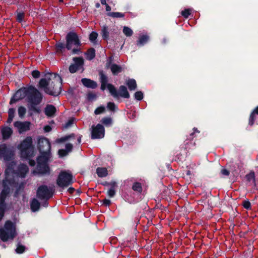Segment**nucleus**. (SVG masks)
Instances as JSON below:
<instances>
[{
  "label": "nucleus",
  "instance_id": "7c9ffc66",
  "mask_svg": "<svg viewBox=\"0 0 258 258\" xmlns=\"http://www.w3.org/2000/svg\"><path fill=\"white\" fill-rule=\"evenodd\" d=\"M107 15L113 18H121L124 16L123 14L119 12H109Z\"/></svg>",
  "mask_w": 258,
  "mask_h": 258
},
{
  "label": "nucleus",
  "instance_id": "ea45409f",
  "mask_svg": "<svg viewBox=\"0 0 258 258\" xmlns=\"http://www.w3.org/2000/svg\"><path fill=\"white\" fill-rule=\"evenodd\" d=\"M107 108L111 111H114L116 108L115 104L113 102H108L107 105Z\"/></svg>",
  "mask_w": 258,
  "mask_h": 258
},
{
  "label": "nucleus",
  "instance_id": "20e7f679",
  "mask_svg": "<svg viewBox=\"0 0 258 258\" xmlns=\"http://www.w3.org/2000/svg\"><path fill=\"white\" fill-rule=\"evenodd\" d=\"M16 235L15 225L10 221L6 222L0 228V239L4 242L13 240Z\"/></svg>",
  "mask_w": 258,
  "mask_h": 258
},
{
  "label": "nucleus",
  "instance_id": "a878e982",
  "mask_svg": "<svg viewBox=\"0 0 258 258\" xmlns=\"http://www.w3.org/2000/svg\"><path fill=\"white\" fill-rule=\"evenodd\" d=\"M95 50L93 48L89 49L86 53V58L89 60H91L95 57Z\"/></svg>",
  "mask_w": 258,
  "mask_h": 258
},
{
  "label": "nucleus",
  "instance_id": "5701e85b",
  "mask_svg": "<svg viewBox=\"0 0 258 258\" xmlns=\"http://www.w3.org/2000/svg\"><path fill=\"white\" fill-rule=\"evenodd\" d=\"M40 207V203L36 199H33L31 202V208L33 212L37 211Z\"/></svg>",
  "mask_w": 258,
  "mask_h": 258
},
{
  "label": "nucleus",
  "instance_id": "4be33fe9",
  "mask_svg": "<svg viewBox=\"0 0 258 258\" xmlns=\"http://www.w3.org/2000/svg\"><path fill=\"white\" fill-rule=\"evenodd\" d=\"M149 39V37L147 35H143L139 37V40L137 42V45L143 46L145 44Z\"/></svg>",
  "mask_w": 258,
  "mask_h": 258
},
{
  "label": "nucleus",
  "instance_id": "de8ad7c7",
  "mask_svg": "<svg viewBox=\"0 0 258 258\" xmlns=\"http://www.w3.org/2000/svg\"><path fill=\"white\" fill-rule=\"evenodd\" d=\"M243 206L245 209H248L250 207V203L248 201H244L243 202Z\"/></svg>",
  "mask_w": 258,
  "mask_h": 258
},
{
  "label": "nucleus",
  "instance_id": "e433bc0d",
  "mask_svg": "<svg viewBox=\"0 0 258 258\" xmlns=\"http://www.w3.org/2000/svg\"><path fill=\"white\" fill-rule=\"evenodd\" d=\"M191 12V9H185L184 11L181 12V15L185 18H187L190 15V13Z\"/></svg>",
  "mask_w": 258,
  "mask_h": 258
},
{
  "label": "nucleus",
  "instance_id": "052dcab7",
  "mask_svg": "<svg viewBox=\"0 0 258 258\" xmlns=\"http://www.w3.org/2000/svg\"><path fill=\"white\" fill-rule=\"evenodd\" d=\"M13 119V118L9 117V118L8 119V122L11 123Z\"/></svg>",
  "mask_w": 258,
  "mask_h": 258
},
{
  "label": "nucleus",
  "instance_id": "412c9836",
  "mask_svg": "<svg viewBox=\"0 0 258 258\" xmlns=\"http://www.w3.org/2000/svg\"><path fill=\"white\" fill-rule=\"evenodd\" d=\"M96 173L99 177H104L107 175L108 171L105 167H98L96 169Z\"/></svg>",
  "mask_w": 258,
  "mask_h": 258
},
{
  "label": "nucleus",
  "instance_id": "58836bf2",
  "mask_svg": "<svg viewBox=\"0 0 258 258\" xmlns=\"http://www.w3.org/2000/svg\"><path fill=\"white\" fill-rule=\"evenodd\" d=\"M133 189L137 191H141L142 190V186L140 183H135L133 186Z\"/></svg>",
  "mask_w": 258,
  "mask_h": 258
},
{
  "label": "nucleus",
  "instance_id": "72a5a7b5",
  "mask_svg": "<svg viewBox=\"0 0 258 258\" xmlns=\"http://www.w3.org/2000/svg\"><path fill=\"white\" fill-rule=\"evenodd\" d=\"M247 180L249 182H251L252 183L254 182V173L253 172H250L248 174H247L246 176Z\"/></svg>",
  "mask_w": 258,
  "mask_h": 258
},
{
  "label": "nucleus",
  "instance_id": "cd10ccee",
  "mask_svg": "<svg viewBox=\"0 0 258 258\" xmlns=\"http://www.w3.org/2000/svg\"><path fill=\"white\" fill-rule=\"evenodd\" d=\"M123 33L126 36L129 37L133 35V31L130 28L127 26H124L123 28Z\"/></svg>",
  "mask_w": 258,
  "mask_h": 258
},
{
  "label": "nucleus",
  "instance_id": "2f4dec72",
  "mask_svg": "<svg viewBox=\"0 0 258 258\" xmlns=\"http://www.w3.org/2000/svg\"><path fill=\"white\" fill-rule=\"evenodd\" d=\"M98 36V34L95 32H92L89 36V40L90 41L93 43H96V39Z\"/></svg>",
  "mask_w": 258,
  "mask_h": 258
},
{
  "label": "nucleus",
  "instance_id": "69168bd1",
  "mask_svg": "<svg viewBox=\"0 0 258 258\" xmlns=\"http://www.w3.org/2000/svg\"><path fill=\"white\" fill-rule=\"evenodd\" d=\"M96 7H97V8H98V7H99V4H96Z\"/></svg>",
  "mask_w": 258,
  "mask_h": 258
},
{
  "label": "nucleus",
  "instance_id": "a18cd8bd",
  "mask_svg": "<svg viewBox=\"0 0 258 258\" xmlns=\"http://www.w3.org/2000/svg\"><path fill=\"white\" fill-rule=\"evenodd\" d=\"M74 135H71V136H66V137H64L63 138H61L60 139H59L57 140V142H64V141H66L67 140H68L69 139L72 138V137H74Z\"/></svg>",
  "mask_w": 258,
  "mask_h": 258
},
{
  "label": "nucleus",
  "instance_id": "680f3d73",
  "mask_svg": "<svg viewBox=\"0 0 258 258\" xmlns=\"http://www.w3.org/2000/svg\"><path fill=\"white\" fill-rule=\"evenodd\" d=\"M100 1H101V3L102 5H107V4H106V1H105V0H100Z\"/></svg>",
  "mask_w": 258,
  "mask_h": 258
},
{
  "label": "nucleus",
  "instance_id": "423d86ee",
  "mask_svg": "<svg viewBox=\"0 0 258 258\" xmlns=\"http://www.w3.org/2000/svg\"><path fill=\"white\" fill-rule=\"evenodd\" d=\"M67 45L66 47L68 50H72L74 54L77 53L79 49L80 42L77 35L73 32L69 33L66 37Z\"/></svg>",
  "mask_w": 258,
  "mask_h": 258
},
{
  "label": "nucleus",
  "instance_id": "3c124183",
  "mask_svg": "<svg viewBox=\"0 0 258 258\" xmlns=\"http://www.w3.org/2000/svg\"><path fill=\"white\" fill-rule=\"evenodd\" d=\"M221 173L222 174L224 175H229V171L226 170V169H223L221 171Z\"/></svg>",
  "mask_w": 258,
  "mask_h": 258
},
{
  "label": "nucleus",
  "instance_id": "c03bdc74",
  "mask_svg": "<svg viewBox=\"0 0 258 258\" xmlns=\"http://www.w3.org/2000/svg\"><path fill=\"white\" fill-rule=\"evenodd\" d=\"M24 17V14L23 13H19L17 14V20L19 22H22Z\"/></svg>",
  "mask_w": 258,
  "mask_h": 258
},
{
  "label": "nucleus",
  "instance_id": "c9c22d12",
  "mask_svg": "<svg viewBox=\"0 0 258 258\" xmlns=\"http://www.w3.org/2000/svg\"><path fill=\"white\" fill-rule=\"evenodd\" d=\"M26 112V109L25 107L21 106L18 108V114L21 118H22Z\"/></svg>",
  "mask_w": 258,
  "mask_h": 258
},
{
  "label": "nucleus",
  "instance_id": "79ce46f5",
  "mask_svg": "<svg viewBox=\"0 0 258 258\" xmlns=\"http://www.w3.org/2000/svg\"><path fill=\"white\" fill-rule=\"evenodd\" d=\"M64 48V45L62 43H58L56 44V49L57 51H62Z\"/></svg>",
  "mask_w": 258,
  "mask_h": 258
},
{
  "label": "nucleus",
  "instance_id": "09e8293b",
  "mask_svg": "<svg viewBox=\"0 0 258 258\" xmlns=\"http://www.w3.org/2000/svg\"><path fill=\"white\" fill-rule=\"evenodd\" d=\"M32 75L34 78H38L40 77V72L38 71H33Z\"/></svg>",
  "mask_w": 258,
  "mask_h": 258
},
{
  "label": "nucleus",
  "instance_id": "4468645a",
  "mask_svg": "<svg viewBox=\"0 0 258 258\" xmlns=\"http://www.w3.org/2000/svg\"><path fill=\"white\" fill-rule=\"evenodd\" d=\"M74 63L71 64L69 67V71L71 73H74L82 68L83 59L81 57H74Z\"/></svg>",
  "mask_w": 258,
  "mask_h": 258
},
{
  "label": "nucleus",
  "instance_id": "f704fd0d",
  "mask_svg": "<svg viewBox=\"0 0 258 258\" xmlns=\"http://www.w3.org/2000/svg\"><path fill=\"white\" fill-rule=\"evenodd\" d=\"M25 250V247L20 244H18L16 252L18 253H22Z\"/></svg>",
  "mask_w": 258,
  "mask_h": 258
},
{
  "label": "nucleus",
  "instance_id": "f03ea898",
  "mask_svg": "<svg viewBox=\"0 0 258 258\" xmlns=\"http://www.w3.org/2000/svg\"><path fill=\"white\" fill-rule=\"evenodd\" d=\"M38 147L40 155L37 158V165L34 173L46 174L49 171L47 162L50 158V143L47 138H41L38 140Z\"/></svg>",
  "mask_w": 258,
  "mask_h": 258
},
{
  "label": "nucleus",
  "instance_id": "6ab92c4d",
  "mask_svg": "<svg viewBox=\"0 0 258 258\" xmlns=\"http://www.w3.org/2000/svg\"><path fill=\"white\" fill-rule=\"evenodd\" d=\"M99 75L101 83V89L104 90L106 88H107V85L109 84H107V78L102 72H100Z\"/></svg>",
  "mask_w": 258,
  "mask_h": 258
},
{
  "label": "nucleus",
  "instance_id": "bf43d9fd",
  "mask_svg": "<svg viewBox=\"0 0 258 258\" xmlns=\"http://www.w3.org/2000/svg\"><path fill=\"white\" fill-rule=\"evenodd\" d=\"M81 142V137L79 136L77 138V144H79Z\"/></svg>",
  "mask_w": 258,
  "mask_h": 258
},
{
  "label": "nucleus",
  "instance_id": "6e6d98bb",
  "mask_svg": "<svg viewBox=\"0 0 258 258\" xmlns=\"http://www.w3.org/2000/svg\"><path fill=\"white\" fill-rule=\"evenodd\" d=\"M29 164L31 166H33L35 165V162L34 160H29Z\"/></svg>",
  "mask_w": 258,
  "mask_h": 258
},
{
  "label": "nucleus",
  "instance_id": "a211bd4d",
  "mask_svg": "<svg viewBox=\"0 0 258 258\" xmlns=\"http://www.w3.org/2000/svg\"><path fill=\"white\" fill-rule=\"evenodd\" d=\"M2 133L3 138L4 139H8L12 134L13 131L11 128L6 126L2 128Z\"/></svg>",
  "mask_w": 258,
  "mask_h": 258
},
{
  "label": "nucleus",
  "instance_id": "2eb2a0df",
  "mask_svg": "<svg viewBox=\"0 0 258 258\" xmlns=\"http://www.w3.org/2000/svg\"><path fill=\"white\" fill-rule=\"evenodd\" d=\"M14 126L21 133L30 130V123L28 121H16L14 123Z\"/></svg>",
  "mask_w": 258,
  "mask_h": 258
},
{
  "label": "nucleus",
  "instance_id": "1a4fd4ad",
  "mask_svg": "<svg viewBox=\"0 0 258 258\" xmlns=\"http://www.w3.org/2000/svg\"><path fill=\"white\" fill-rule=\"evenodd\" d=\"M107 89L111 95L115 98H118L119 97L124 98H128L130 97V94L127 88L124 86H120L118 91H117L113 85L108 84L107 85Z\"/></svg>",
  "mask_w": 258,
  "mask_h": 258
},
{
  "label": "nucleus",
  "instance_id": "8fccbe9b",
  "mask_svg": "<svg viewBox=\"0 0 258 258\" xmlns=\"http://www.w3.org/2000/svg\"><path fill=\"white\" fill-rule=\"evenodd\" d=\"M102 202L103 204L105 206H109L111 203L110 200L108 199H104L103 200Z\"/></svg>",
  "mask_w": 258,
  "mask_h": 258
},
{
  "label": "nucleus",
  "instance_id": "0e129e2a",
  "mask_svg": "<svg viewBox=\"0 0 258 258\" xmlns=\"http://www.w3.org/2000/svg\"><path fill=\"white\" fill-rule=\"evenodd\" d=\"M48 203L47 202H45L44 206L45 207H47L48 206Z\"/></svg>",
  "mask_w": 258,
  "mask_h": 258
},
{
  "label": "nucleus",
  "instance_id": "6e6552de",
  "mask_svg": "<svg viewBox=\"0 0 258 258\" xmlns=\"http://www.w3.org/2000/svg\"><path fill=\"white\" fill-rule=\"evenodd\" d=\"M14 156V149L5 144L0 145V160L5 162L11 161Z\"/></svg>",
  "mask_w": 258,
  "mask_h": 258
},
{
  "label": "nucleus",
  "instance_id": "b1692460",
  "mask_svg": "<svg viewBox=\"0 0 258 258\" xmlns=\"http://www.w3.org/2000/svg\"><path fill=\"white\" fill-rule=\"evenodd\" d=\"M126 84L131 91L135 90L137 88L136 82L134 79L128 80Z\"/></svg>",
  "mask_w": 258,
  "mask_h": 258
},
{
  "label": "nucleus",
  "instance_id": "393cba45",
  "mask_svg": "<svg viewBox=\"0 0 258 258\" xmlns=\"http://www.w3.org/2000/svg\"><path fill=\"white\" fill-rule=\"evenodd\" d=\"M110 69L114 75L117 74L121 71V67L115 64L111 66Z\"/></svg>",
  "mask_w": 258,
  "mask_h": 258
},
{
  "label": "nucleus",
  "instance_id": "39448f33",
  "mask_svg": "<svg viewBox=\"0 0 258 258\" xmlns=\"http://www.w3.org/2000/svg\"><path fill=\"white\" fill-rule=\"evenodd\" d=\"M32 139L30 137H27L19 146L22 157L29 158L33 155V148L32 146Z\"/></svg>",
  "mask_w": 258,
  "mask_h": 258
},
{
  "label": "nucleus",
  "instance_id": "603ef678",
  "mask_svg": "<svg viewBox=\"0 0 258 258\" xmlns=\"http://www.w3.org/2000/svg\"><path fill=\"white\" fill-rule=\"evenodd\" d=\"M73 119H71V120H69L66 124L65 127H70L71 125V124L73 123Z\"/></svg>",
  "mask_w": 258,
  "mask_h": 258
},
{
  "label": "nucleus",
  "instance_id": "13d9d810",
  "mask_svg": "<svg viewBox=\"0 0 258 258\" xmlns=\"http://www.w3.org/2000/svg\"><path fill=\"white\" fill-rule=\"evenodd\" d=\"M74 190H75V189H74V188H73V187H70V188L68 189V191H69L70 193L72 194V193H73V192H74Z\"/></svg>",
  "mask_w": 258,
  "mask_h": 258
},
{
  "label": "nucleus",
  "instance_id": "473e14b6",
  "mask_svg": "<svg viewBox=\"0 0 258 258\" xmlns=\"http://www.w3.org/2000/svg\"><path fill=\"white\" fill-rule=\"evenodd\" d=\"M102 36L103 39H107L108 37L109 32L107 27H103L101 30Z\"/></svg>",
  "mask_w": 258,
  "mask_h": 258
},
{
  "label": "nucleus",
  "instance_id": "bb28decb",
  "mask_svg": "<svg viewBox=\"0 0 258 258\" xmlns=\"http://www.w3.org/2000/svg\"><path fill=\"white\" fill-rule=\"evenodd\" d=\"M258 114V106L253 111L250 116L249 120V124L252 125L253 124L254 121V114Z\"/></svg>",
  "mask_w": 258,
  "mask_h": 258
},
{
  "label": "nucleus",
  "instance_id": "5fc2aeb1",
  "mask_svg": "<svg viewBox=\"0 0 258 258\" xmlns=\"http://www.w3.org/2000/svg\"><path fill=\"white\" fill-rule=\"evenodd\" d=\"M45 132H49L51 130V127L49 125H46L44 127Z\"/></svg>",
  "mask_w": 258,
  "mask_h": 258
},
{
  "label": "nucleus",
  "instance_id": "c85d7f7f",
  "mask_svg": "<svg viewBox=\"0 0 258 258\" xmlns=\"http://www.w3.org/2000/svg\"><path fill=\"white\" fill-rule=\"evenodd\" d=\"M101 122L106 126H110L112 124V119L110 117H104L101 119Z\"/></svg>",
  "mask_w": 258,
  "mask_h": 258
},
{
  "label": "nucleus",
  "instance_id": "a19ab883",
  "mask_svg": "<svg viewBox=\"0 0 258 258\" xmlns=\"http://www.w3.org/2000/svg\"><path fill=\"white\" fill-rule=\"evenodd\" d=\"M104 110L105 107L104 106H100L95 109L94 112L96 114H99L103 112Z\"/></svg>",
  "mask_w": 258,
  "mask_h": 258
},
{
  "label": "nucleus",
  "instance_id": "37998d69",
  "mask_svg": "<svg viewBox=\"0 0 258 258\" xmlns=\"http://www.w3.org/2000/svg\"><path fill=\"white\" fill-rule=\"evenodd\" d=\"M107 194H108V195L109 196V197H110V198L113 197L115 195V194L114 189L113 187H110L108 189V190L107 191Z\"/></svg>",
  "mask_w": 258,
  "mask_h": 258
},
{
  "label": "nucleus",
  "instance_id": "864d4df0",
  "mask_svg": "<svg viewBox=\"0 0 258 258\" xmlns=\"http://www.w3.org/2000/svg\"><path fill=\"white\" fill-rule=\"evenodd\" d=\"M107 184L110 185V187H113L114 189V187L116 185V183L115 181H111L110 183H107Z\"/></svg>",
  "mask_w": 258,
  "mask_h": 258
},
{
  "label": "nucleus",
  "instance_id": "9d476101",
  "mask_svg": "<svg viewBox=\"0 0 258 258\" xmlns=\"http://www.w3.org/2000/svg\"><path fill=\"white\" fill-rule=\"evenodd\" d=\"M28 94L29 101L34 105L39 104L42 100V95L36 88L33 87L29 88Z\"/></svg>",
  "mask_w": 258,
  "mask_h": 258
},
{
  "label": "nucleus",
  "instance_id": "49530a36",
  "mask_svg": "<svg viewBox=\"0 0 258 258\" xmlns=\"http://www.w3.org/2000/svg\"><path fill=\"white\" fill-rule=\"evenodd\" d=\"M15 110L14 108H10L9 110V117L14 118L15 115Z\"/></svg>",
  "mask_w": 258,
  "mask_h": 258
},
{
  "label": "nucleus",
  "instance_id": "4d7b16f0",
  "mask_svg": "<svg viewBox=\"0 0 258 258\" xmlns=\"http://www.w3.org/2000/svg\"><path fill=\"white\" fill-rule=\"evenodd\" d=\"M106 6V11L107 12H110L111 11V7L109 6L107 4Z\"/></svg>",
  "mask_w": 258,
  "mask_h": 258
},
{
  "label": "nucleus",
  "instance_id": "dca6fc26",
  "mask_svg": "<svg viewBox=\"0 0 258 258\" xmlns=\"http://www.w3.org/2000/svg\"><path fill=\"white\" fill-rule=\"evenodd\" d=\"M81 82L83 85L87 88L94 89L97 87V83L94 81L89 79H82Z\"/></svg>",
  "mask_w": 258,
  "mask_h": 258
},
{
  "label": "nucleus",
  "instance_id": "f8f14e48",
  "mask_svg": "<svg viewBox=\"0 0 258 258\" xmlns=\"http://www.w3.org/2000/svg\"><path fill=\"white\" fill-rule=\"evenodd\" d=\"M105 130L104 126L100 124H98L96 125H93L92 126L91 131V139H102L104 137Z\"/></svg>",
  "mask_w": 258,
  "mask_h": 258
},
{
  "label": "nucleus",
  "instance_id": "f257e3e1",
  "mask_svg": "<svg viewBox=\"0 0 258 258\" xmlns=\"http://www.w3.org/2000/svg\"><path fill=\"white\" fill-rule=\"evenodd\" d=\"M15 165V162L12 161L8 164L5 170V179L3 180L4 188L0 194V203L3 204H6L5 200L10 192L9 185L12 186L14 184L13 182L11 181L12 178H14L18 176L24 177L28 171V167L24 164L20 165L18 170L15 171L14 170Z\"/></svg>",
  "mask_w": 258,
  "mask_h": 258
},
{
  "label": "nucleus",
  "instance_id": "f3484780",
  "mask_svg": "<svg viewBox=\"0 0 258 258\" xmlns=\"http://www.w3.org/2000/svg\"><path fill=\"white\" fill-rule=\"evenodd\" d=\"M73 145L72 144L68 143L66 145V149H60L58 151V155L59 157H62L66 156L69 152L72 151Z\"/></svg>",
  "mask_w": 258,
  "mask_h": 258
},
{
  "label": "nucleus",
  "instance_id": "0eeeda50",
  "mask_svg": "<svg viewBox=\"0 0 258 258\" xmlns=\"http://www.w3.org/2000/svg\"><path fill=\"white\" fill-rule=\"evenodd\" d=\"M73 182V176L69 171H61L57 178V184L62 188L69 186Z\"/></svg>",
  "mask_w": 258,
  "mask_h": 258
},
{
  "label": "nucleus",
  "instance_id": "4c0bfd02",
  "mask_svg": "<svg viewBox=\"0 0 258 258\" xmlns=\"http://www.w3.org/2000/svg\"><path fill=\"white\" fill-rule=\"evenodd\" d=\"M135 98L137 100H141L143 98V93L141 91H138L135 94Z\"/></svg>",
  "mask_w": 258,
  "mask_h": 258
},
{
  "label": "nucleus",
  "instance_id": "9b49d317",
  "mask_svg": "<svg viewBox=\"0 0 258 258\" xmlns=\"http://www.w3.org/2000/svg\"><path fill=\"white\" fill-rule=\"evenodd\" d=\"M52 195V189L46 185H42L38 188L37 196L41 200H48Z\"/></svg>",
  "mask_w": 258,
  "mask_h": 258
},
{
  "label": "nucleus",
  "instance_id": "e2e57ef3",
  "mask_svg": "<svg viewBox=\"0 0 258 258\" xmlns=\"http://www.w3.org/2000/svg\"><path fill=\"white\" fill-rule=\"evenodd\" d=\"M194 133H192V134H190V136H192L194 135V134H195V133L196 132H197L198 133H199V132L197 130V129L194 128Z\"/></svg>",
  "mask_w": 258,
  "mask_h": 258
},
{
  "label": "nucleus",
  "instance_id": "c756f323",
  "mask_svg": "<svg viewBox=\"0 0 258 258\" xmlns=\"http://www.w3.org/2000/svg\"><path fill=\"white\" fill-rule=\"evenodd\" d=\"M6 209V204H3L0 203V221L2 220L4 216Z\"/></svg>",
  "mask_w": 258,
  "mask_h": 258
},
{
  "label": "nucleus",
  "instance_id": "aec40b11",
  "mask_svg": "<svg viewBox=\"0 0 258 258\" xmlns=\"http://www.w3.org/2000/svg\"><path fill=\"white\" fill-rule=\"evenodd\" d=\"M56 111L55 107L52 105H48L45 108V113L48 116H52Z\"/></svg>",
  "mask_w": 258,
  "mask_h": 258
},
{
  "label": "nucleus",
  "instance_id": "ddd939ff",
  "mask_svg": "<svg viewBox=\"0 0 258 258\" xmlns=\"http://www.w3.org/2000/svg\"><path fill=\"white\" fill-rule=\"evenodd\" d=\"M29 88H22L17 91L10 101V103L13 104L16 102L25 98L29 93Z\"/></svg>",
  "mask_w": 258,
  "mask_h": 258
},
{
  "label": "nucleus",
  "instance_id": "7ed1b4c3",
  "mask_svg": "<svg viewBox=\"0 0 258 258\" xmlns=\"http://www.w3.org/2000/svg\"><path fill=\"white\" fill-rule=\"evenodd\" d=\"M62 79L57 74H46L39 82V87L49 95L57 96L61 88Z\"/></svg>",
  "mask_w": 258,
  "mask_h": 258
}]
</instances>
